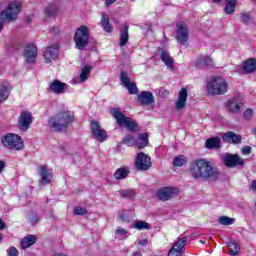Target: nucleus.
Wrapping results in <instances>:
<instances>
[{
    "label": "nucleus",
    "mask_w": 256,
    "mask_h": 256,
    "mask_svg": "<svg viewBox=\"0 0 256 256\" xmlns=\"http://www.w3.org/2000/svg\"><path fill=\"white\" fill-rule=\"evenodd\" d=\"M189 173L195 181H217L221 177V172L213 166V162L199 158L190 162Z\"/></svg>",
    "instance_id": "1"
},
{
    "label": "nucleus",
    "mask_w": 256,
    "mask_h": 256,
    "mask_svg": "<svg viewBox=\"0 0 256 256\" xmlns=\"http://www.w3.org/2000/svg\"><path fill=\"white\" fill-rule=\"evenodd\" d=\"M75 121V116L70 111L60 112L48 120V125L53 131H63L69 127V123Z\"/></svg>",
    "instance_id": "2"
},
{
    "label": "nucleus",
    "mask_w": 256,
    "mask_h": 256,
    "mask_svg": "<svg viewBox=\"0 0 256 256\" xmlns=\"http://www.w3.org/2000/svg\"><path fill=\"white\" fill-rule=\"evenodd\" d=\"M208 95H225L229 89L227 80L221 76L212 77L207 83Z\"/></svg>",
    "instance_id": "3"
},
{
    "label": "nucleus",
    "mask_w": 256,
    "mask_h": 256,
    "mask_svg": "<svg viewBox=\"0 0 256 256\" xmlns=\"http://www.w3.org/2000/svg\"><path fill=\"white\" fill-rule=\"evenodd\" d=\"M110 114L116 119V123L120 127H125L128 131H139L137 123L132 121L130 117L125 116L119 108H112Z\"/></svg>",
    "instance_id": "4"
},
{
    "label": "nucleus",
    "mask_w": 256,
    "mask_h": 256,
    "mask_svg": "<svg viewBox=\"0 0 256 256\" xmlns=\"http://www.w3.org/2000/svg\"><path fill=\"white\" fill-rule=\"evenodd\" d=\"M22 4L20 1L10 2L6 8V10L0 12V19L2 21H7V23H13V21H17V17H19V13H21Z\"/></svg>",
    "instance_id": "5"
},
{
    "label": "nucleus",
    "mask_w": 256,
    "mask_h": 256,
    "mask_svg": "<svg viewBox=\"0 0 256 256\" xmlns=\"http://www.w3.org/2000/svg\"><path fill=\"white\" fill-rule=\"evenodd\" d=\"M89 37H91L89 27L80 26L74 34V42L76 43V48L80 51H83V49L89 45Z\"/></svg>",
    "instance_id": "6"
},
{
    "label": "nucleus",
    "mask_w": 256,
    "mask_h": 256,
    "mask_svg": "<svg viewBox=\"0 0 256 256\" xmlns=\"http://www.w3.org/2000/svg\"><path fill=\"white\" fill-rule=\"evenodd\" d=\"M1 142L4 147L13 151H21L24 147L23 139L17 134L8 133L2 137Z\"/></svg>",
    "instance_id": "7"
},
{
    "label": "nucleus",
    "mask_w": 256,
    "mask_h": 256,
    "mask_svg": "<svg viewBox=\"0 0 256 256\" xmlns=\"http://www.w3.org/2000/svg\"><path fill=\"white\" fill-rule=\"evenodd\" d=\"M134 165L137 171H149L153 163H151V157L143 152H140L136 156Z\"/></svg>",
    "instance_id": "8"
},
{
    "label": "nucleus",
    "mask_w": 256,
    "mask_h": 256,
    "mask_svg": "<svg viewBox=\"0 0 256 256\" xmlns=\"http://www.w3.org/2000/svg\"><path fill=\"white\" fill-rule=\"evenodd\" d=\"M179 195V188L177 187H163L157 191L156 197L159 201H169Z\"/></svg>",
    "instance_id": "9"
},
{
    "label": "nucleus",
    "mask_w": 256,
    "mask_h": 256,
    "mask_svg": "<svg viewBox=\"0 0 256 256\" xmlns=\"http://www.w3.org/2000/svg\"><path fill=\"white\" fill-rule=\"evenodd\" d=\"M222 159L224 165L230 169H235V167H243V165H245V161L237 154H224Z\"/></svg>",
    "instance_id": "10"
},
{
    "label": "nucleus",
    "mask_w": 256,
    "mask_h": 256,
    "mask_svg": "<svg viewBox=\"0 0 256 256\" xmlns=\"http://www.w3.org/2000/svg\"><path fill=\"white\" fill-rule=\"evenodd\" d=\"M176 27V39L181 45H185V43L189 41V28L187 27V23L178 22Z\"/></svg>",
    "instance_id": "11"
},
{
    "label": "nucleus",
    "mask_w": 256,
    "mask_h": 256,
    "mask_svg": "<svg viewBox=\"0 0 256 256\" xmlns=\"http://www.w3.org/2000/svg\"><path fill=\"white\" fill-rule=\"evenodd\" d=\"M244 104L245 100H243V97L236 96L227 101L226 109L229 113L237 114L241 111V107H243Z\"/></svg>",
    "instance_id": "12"
},
{
    "label": "nucleus",
    "mask_w": 256,
    "mask_h": 256,
    "mask_svg": "<svg viewBox=\"0 0 256 256\" xmlns=\"http://www.w3.org/2000/svg\"><path fill=\"white\" fill-rule=\"evenodd\" d=\"M33 123V114L29 111H22L18 119V127L21 131H27Z\"/></svg>",
    "instance_id": "13"
},
{
    "label": "nucleus",
    "mask_w": 256,
    "mask_h": 256,
    "mask_svg": "<svg viewBox=\"0 0 256 256\" xmlns=\"http://www.w3.org/2000/svg\"><path fill=\"white\" fill-rule=\"evenodd\" d=\"M43 56L45 63H53L59 57V44L48 46Z\"/></svg>",
    "instance_id": "14"
},
{
    "label": "nucleus",
    "mask_w": 256,
    "mask_h": 256,
    "mask_svg": "<svg viewBox=\"0 0 256 256\" xmlns=\"http://www.w3.org/2000/svg\"><path fill=\"white\" fill-rule=\"evenodd\" d=\"M120 81L128 89L129 95H137L139 93V88H137L136 83H131V80H129V76L126 74V72L120 73Z\"/></svg>",
    "instance_id": "15"
},
{
    "label": "nucleus",
    "mask_w": 256,
    "mask_h": 256,
    "mask_svg": "<svg viewBox=\"0 0 256 256\" xmlns=\"http://www.w3.org/2000/svg\"><path fill=\"white\" fill-rule=\"evenodd\" d=\"M67 89V84L59 81L58 79L51 81L48 87V91L50 93H55V95H63Z\"/></svg>",
    "instance_id": "16"
},
{
    "label": "nucleus",
    "mask_w": 256,
    "mask_h": 256,
    "mask_svg": "<svg viewBox=\"0 0 256 256\" xmlns=\"http://www.w3.org/2000/svg\"><path fill=\"white\" fill-rule=\"evenodd\" d=\"M91 131L92 135H94L95 139H97V141H99L100 143H103V141L107 139V131L101 128L98 122H91Z\"/></svg>",
    "instance_id": "17"
},
{
    "label": "nucleus",
    "mask_w": 256,
    "mask_h": 256,
    "mask_svg": "<svg viewBox=\"0 0 256 256\" xmlns=\"http://www.w3.org/2000/svg\"><path fill=\"white\" fill-rule=\"evenodd\" d=\"M23 57L26 63H35L37 59V46L35 44H28L24 48Z\"/></svg>",
    "instance_id": "18"
},
{
    "label": "nucleus",
    "mask_w": 256,
    "mask_h": 256,
    "mask_svg": "<svg viewBox=\"0 0 256 256\" xmlns=\"http://www.w3.org/2000/svg\"><path fill=\"white\" fill-rule=\"evenodd\" d=\"M185 245H187V239L180 238L170 249L168 256H181Z\"/></svg>",
    "instance_id": "19"
},
{
    "label": "nucleus",
    "mask_w": 256,
    "mask_h": 256,
    "mask_svg": "<svg viewBox=\"0 0 256 256\" xmlns=\"http://www.w3.org/2000/svg\"><path fill=\"white\" fill-rule=\"evenodd\" d=\"M39 175L41 176L40 185H49L51 183V180L53 179V174L49 169H47V166H40L38 168Z\"/></svg>",
    "instance_id": "20"
},
{
    "label": "nucleus",
    "mask_w": 256,
    "mask_h": 256,
    "mask_svg": "<svg viewBox=\"0 0 256 256\" xmlns=\"http://www.w3.org/2000/svg\"><path fill=\"white\" fill-rule=\"evenodd\" d=\"M223 141L226 143H232L234 145H239L241 143V135L233 132V131H228L222 135Z\"/></svg>",
    "instance_id": "21"
},
{
    "label": "nucleus",
    "mask_w": 256,
    "mask_h": 256,
    "mask_svg": "<svg viewBox=\"0 0 256 256\" xmlns=\"http://www.w3.org/2000/svg\"><path fill=\"white\" fill-rule=\"evenodd\" d=\"M198 69H205V67H213V59L209 56H198L195 61Z\"/></svg>",
    "instance_id": "22"
},
{
    "label": "nucleus",
    "mask_w": 256,
    "mask_h": 256,
    "mask_svg": "<svg viewBox=\"0 0 256 256\" xmlns=\"http://www.w3.org/2000/svg\"><path fill=\"white\" fill-rule=\"evenodd\" d=\"M161 61L166 65L167 69H170V71H173L175 69V60L168 51H162L160 55Z\"/></svg>",
    "instance_id": "23"
},
{
    "label": "nucleus",
    "mask_w": 256,
    "mask_h": 256,
    "mask_svg": "<svg viewBox=\"0 0 256 256\" xmlns=\"http://www.w3.org/2000/svg\"><path fill=\"white\" fill-rule=\"evenodd\" d=\"M138 101H140L142 105H151L152 103H155V98L153 97V93L142 91L138 95Z\"/></svg>",
    "instance_id": "24"
},
{
    "label": "nucleus",
    "mask_w": 256,
    "mask_h": 256,
    "mask_svg": "<svg viewBox=\"0 0 256 256\" xmlns=\"http://www.w3.org/2000/svg\"><path fill=\"white\" fill-rule=\"evenodd\" d=\"M187 88H182L178 94V100L176 101V109L181 110L187 104Z\"/></svg>",
    "instance_id": "25"
},
{
    "label": "nucleus",
    "mask_w": 256,
    "mask_h": 256,
    "mask_svg": "<svg viewBox=\"0 0 256 256\" xmlns=\"http://www.w3.org/2000/svg\"><path fill=\"white\" fill-rule=\"evenodd\" d=\"M11 95V86L7 83H0V103L7 101Z\"/></svg>",
    "instance_id": "26"
},
{
    "label": "nucleus",
    "mask_w": 256,
    "mask_h": 256,
    "mask_svg": "<svg viewBox=\"0 0 256 256\" xmlns=\"http://www.w3.org/2000/svg\"><path fill=\"white\" fill-rule=\"evenodd\" d=\"M242 69L244 73H255L256 71V59L249 58L242 64Z\"/></svg>",
    "instance_id": "27"
},
{
    "label": "nucleus",
    "mask_w": 256,
    "mask_h": 256,
    "mask_svg": "<svg viewBox=\"0 0 256 256\" xmlns=\"http://www.w3.org/2000/svg\"><path fill=\"white\" fill-rule=\"evenodd\" d=\"M35 243H37V236L31 234L27 235L20 241L22 249H29V247H31V245H35Z\"/></svg>",
    "instance_id": "28"
},
{
    "label": "nucleus",
    "mask_w": 256,
    "mask_h": 256,
    "mask_svg": "<svg viewBox=\"0 0 256 256\" xmlns=\"http://www.w3.org/2000/svg\"><path fill=\"white\" fill-rule=\"evenodd\" d=\"M206 149H221V138L212 137L208 138L205 142Z\"/></svg>",
    "instance_id": "29"
},
{
    "label": "nucleus",
    "mask_w": 256,
    "mask_h": 256,
    "mask_svg": "<svg viewBox=\"0 0 256 256\" xmlns=\"http://www.w3.org/2000/svg\"><path fill=\"white\" fill-rule=\"evenodd\" d=\"M129 43V25L124 24L123 30L120 32V47H125Z\"/></svg>",
    "instance_id": "30"
},
{
    "label": "nucleus",
    "mask_w": 256,
    "mask_h": 256,
    "mask_svg": "<svg viewBox=\"0 0 256 256\" xmlns=\"http://www.w3.org/2000/svg\"><path fill=\"white\" fill-rule=\"evenodd\" d=\"M127 175H129V168L121 167L115 171L114 178L118 181H121V179H126Z\"/></svg>",
    "instance_id": "31"
},
{
    "label": "nucleus",
    "mask_w": 256,
    "mask_h": 256,
    "mask_svg": "<svg viewBox=\"0 0 256 256\" xmlns=\"http://www.w3.org/2000/svg\"><path fill=\"white\" fill-rule=\"evenodd\" d=\"M236 7H237V0H226L224 12L226 13V15H231L235 13Z\"/></svg>",
    "instance_id": "32"
},
{
    "label": "nucleus",
    "mask_w": 256,
    "mask_h": 256,
    "mask_svg": "<svg viewBox=\"0 0 256 256\" xmlns=\"http://www.w3.org/2000/svg\"><path fill=\"white\" fill-rule=\"evenodd\" d=\"M147 143H149V136L145 133L139 134L136 147H138V149H143L147 147Z\"/></svg>",
    "instance_id": "33"
},
{
    "label": "nucleus",
    "mask_w": 256,
    "mask_h": 256,
    "mask_svg": "<svg viewBox=\"0 0 256 256\" xmlns=\"http://www.w3.org/2000/svg\"><path fill=\"white\" fill-rule=\"evenodd\" d=\"M187 161H189L187 156L179 155V156L174 157L173 165H174V167H183V165H187Z\"/></svg>",
    "instance_id": "34"
},
{
    "label": "nucleus",
    "mask_w": 256,
    "mask_h": 256,
    "mask_svg": "<svg viewBox=\"0 0 256 256\" xmlns=\"http://www.w3.org/2000/svg\"><path fill=\"white\" fill-rule=\"evenodd\" d=\"M90 73H91V66L89 65L84 66L80 73V83H85V81L89 79Z\"/></svg>",
    "instance_id": "35"
},
{
    "label": "nucleus",
    "mask_w": 256,
    "mask_h": 256,
    "mask_svg": "<svg viewBox=\"0 0 256 256\" xmlns=\"http://www.w3.org/2000/svg\"><path fill=\"white\" fill-rule=\"evenodd\" d=\"M122 143L128 147H135V145L137 146V139L133 135L128 134L123 138Z\"/></svg>",
    "instance_id": "36"
},
{
    "label": "nucleus",
    "mask_w": 256,
    "mask_h": 256,
    "mask_svg": "<svg viewBox=\"0 0 256 256\" xmlns=\"http://www.w3.org/2000/svg\"><path fill=\"white\" fill-rule=\"evenodd\" d=\"M102 27L106 33H111L113 31V27L111 26V23H109V16L103 15L102 16Z\"/></svg>",
    "instance_id": "37"
},
{
    "label": "nucleus",
    "mask_w": 256,
    "mask_h": 256,
    "mask_svg": "<svg viewBox=\"0 0 256 256\" xmlns=\"http://www.w3.org/2000/svg\"><path fill=\"white\" fill-rule=\"evenodd\" d=\"M135 217V214H129V210L119 214V219L122 223H129Z\"/></svg>",
    "instance_id": "38"
},
{
    "label": "nucleus",
    "mask_w": 256,
    "mask_h": 256,
    "mask_svg": "<svg viewBox=\"0 0 256 256\" xmlns=\"http://www.w3.org/2000/svg\"><path fill=\"white\" fill-rule=\"evenodd\" d=\"M227 247L230 251V255L235 256L239 253V245H237L235 241L228 242Z\"/></svg>",
    "instance_id": "39"
},
{
    "label": "nucleus",
    "mask_w": 256,
    "mask_h": 256,
    "mask_svg": "<svg viewBox=\"0 0 256 256\" xmlns=\"http://www.w3.org/2000/svg\"><path fill=\"white\" fill-rule=\"evenodd\" d=\"M218 223H220V225L229 226V225H233V223H235V219L229 218L227 216H221L218 218Z\"/></svg>",
    "instance_id": "40"
},
{
    "label": "nucleus",
    "mask_w": 256,
    "mask_h": 256,
    "mask_svg": "<svg viewBox=\"0 0 256 256\" xmlns=\"http://www.w3.org/2000/svg\"><path fill=\"white\" fill-rule=\"evenodd\" d=\"M133 227L138 231H143V229H151V225L145 221H137L134 223Z\"/></svg>",
    "instance_id": "41"
},
{
    "label": "nucleus",
    "mask_w": 256,
    "mask_h": 256,
    "mask_svg": "<svg viewBox=\"0 0 256 256\" xmlns=\"http://www.w3.org/2000/svg\"><path fill=\"white\" fill-rule=\"evenodd\" d=\"M129 232L121 227L115 230V235L118 239H127Z\"/></svg>",
    "instance_id": "42"
},
{
    "label": "nucleus",
    "mask_w": 256,
    "mask_h": 256,
    "mask_svg": "<svg viewBox=\"0 0 256 256\" xmlns=\"http://www.w3.org/2000/svg\"><path fill=\"white\" fill-rule=\"evenodd\" d=\"M44 13H45L46 17H54L55 13H57V7H55V6H48L45 9Z\"/></svg>",
    "instance_id": "43"
},
{
    "label": "nucleus",
    "mask_w": 256,
    "mask_h": 256,
    "mask_svg": "<svg viewBox=\"0 0 256 256\" xmlns=\"http://www.w3.org/2000/svg\"><path fill=\"white\" fill-rule=\"evenodd\" d=\"M119 194L122 197H127L128 199H131V197H135V192L132 190H120Z\"/></svg>",
    "instance_id": "44"
},
{
    "label": "nucleus",
    "mask_w": 256,
    "mask_h": 256,
    "mask_svg": "<svg viewBox=\"0 0 256 256\" xmlns=\"http://www.w3.org/2000/svg\"><path fill=\"white\" fill-rule=\"evenodd\" d=\"M74 215H87V209L81 206H76L73 209Z\"/></svg>",
    "instance_id": "45"
},
{
    "label": "nucleus",
    "mask_w": 256,
    "mask_h": 256,
    "mask_svg": "<svg viewBox=\"0 0 256 256\" xmlns=\"http://www.w3.org/2000/svg\"><path fill=\"white\" fill-rule=\"evenodd\" d=\"M240 19L242 23H245L247 25V23L251 21V15H249V13H240Z\"/></svg>",
    "instance_id": "46"
},
{
    "label": "nucleus",
    "mask_w": 256,
    "mask_h": 256,
    "mask_svg": "<svg viewBox=\"0 0 256 256\" xmlns=\"http://www.w3.org/2000/svg\"><path fill=\"white\" fill-rule=\"evenodd\" d=\"M7 255L8 256H19V250H17V248L15 247H10L8 250H7Z\"/></svg>",
    "instance_id": "47"
},
{
    "label": "nucleus",
    "mask_w": 256,
    "mask_h": 256,
    "mask_svg": "<svg viewBox=\"0 0 256 256\" xmlns=\"http://www.w3.org/2000/svg\"><path fill=\"white\" fill-rule=\"evenodd\" d=\"M251 117H253V109L248 108L244 112V118L247 119V121H249V119H251Z\"/></svg>",
    "instance_id": "48"
},
{
    "label": "nucleus",
    "mask_w": 256,
    "mask_h": 256,
    "mask_svg": "<svg viewBox=\"0 0 256 256\" xmlns=\"http://www.w3.org/2000/svg\"><path fill=\"white\" fill-rule=\"evenodd\" d=\"M251 153V147L250 146H244L242 148V155H250Z\"/></svg>",
    "instance_id": "49"
},
{
    "label": "nucleus",
    "mask_w": 256,
    "mask_h": 256,
    "mask_svg": "<svg viewBox=\"0 0 256 256\" xmlns=\"http://www.w3.org/2000/svg\"><path fill=\"white\" fill-rule=\"evenodd\" d=\"M60 31L61 30L57 26L50 28V33H52V35H59Z\"/></svg>",
    "instance_id": "50"
},
{
    "label": "nucleus",
    "mask_w": 256,
    "mask_h": 256,
    "mask_svg": "<svg viewBox=\"0 0 256 256\" xmlns=\"http://www.w3.org/2000/svg\"><path fill=\"white\" fill-rule=\"evenodd\" d=\"M30 221H31L32 225H35V223H39V216H32L30 218Z\"/></svg>",
    "instance_id": "51"
},
{
    "label": "nucleus",
    "mask_w": 256,
    "mask_h": 256,
    "mask_svg": "<svg viewBox=\"0 0 256 256\" xmlns=\"http://www.w3.org/2000/svg\"><path fill=\"white\" fill-rule=\"evenodd\" d=\"M159 95H161L162 97H167V95H169V92L162 88L159 91Z\"/></svg>",
    "instance_id": "52"
},
{
    "label": "nucleus",
    "mask_w": 256,
    "mask_h": 256,
    "mask_svg": "<svg viewBox=\"0 0 256 256\" xmlns=\"http://www.w3.org/2000/svg\"><path fill=\"white\" fill-rule=\"evenodd\" d=\"M138 245H141L142 247H145V245H147V239L139 240Z\"/></svg>",
    "instance_id": "53"
},
{
    "label": "nucleus",
    "mask_w": 256,
    "mask_h": 256,
    "mask_svg": "<svg viewBox=\"0 0 256 256\" xmlns=\"http://www.w3.org/2000/svg\"><path fill=\"white\" fill-rule=\"evenodd\" d=\"M132 256H143V254L141 253V250H137L132 253Z\"/></svg>",
    "instance_id": "54"
},
{
    "label": "nucleus",
    "mask_w": 256,
    "mask_h": 256,
    "mask_svg": "<svg viewBox=\"0 0 256 256\" xmlns=\"http://www.w3.org/2000/svg\"><path fill=\"white\" fill-rule=\"evenodd\" d=\"M3 229H5V222L0 218V231H3Z\"/></svg>",
    "instance_id": "55"
},
{
    "label": "nucleus",
    "mask_w": 256,
    "mask_h": 256,
    "mask_svg": "<svg viewBox=\"0 0 256 256\" xmlns=\"http://www.w3.org/2000/svg\"><path fill=\"white\" fill-rule=\"evenodd\" d=\"M115 1H117V0H105V3L107 6H109V5H113V3H115Z\"/></svg>",
    "instance_id": "56"
},
{
    "label": "nucleus",
    "mask_w": 256,
    "mask_h": 256,
    "mask_svg": "<svg viewBox=\"0 0 256 256\" xmlns=\"http://www.w3.org/2000/svg\"><path fill=\"white\" fill-rule=\"evenodd\" d=\"M251 189H252V191H255V192H256V181H253V182L251 183Z\"/></svg>",
    "instance_id": "57"
},
{
    "label": "nucleus",
    "mask_w": 256,
    "mask_h": 256,
    "mask_svg": "<svg viewBox=\"0 0 256 256\" xmlns=\"http://www.w3.org/2000/svg\"><path fill=\"white\" fill-rule=\"evenodd\" d=\"M5 169V163L3 161H0V173Z\"/></svg>",
    "instance_id": "58"
},
{
    "label": "nucleus",
    "mask_w": 256,
    "mask_h": 256,
    "mask_svg": "<svg viewBox=\"0 0 256 256\" xmlns=\"http://www.w3.org/2000/svg\"><path fill=\"white\" fill-rule=\"evenodd\" d=\"M3 31V23L0 22V32Z\"/></svg>",
    "instance_id": "59"
},
{
    "label": "nucleus",
    "mask_w": 256,
    "mask_h": 256,
    "mask_svg": "<svg viewBox=\"0 0 256 256\" xmlns=\"http://www.w3.org/2000/svg\"><path fill=\"white\" fill-rule=\"evenodd\" d=\"M214 3H221L223 0H212Z\"/></svg>",
    "instance_id": "60"
},
{
    "label": "nucleus",
    "mask_w": 256,
    "mask_h": 256,
    "mask_svg": "<svg viewBox=\"0 0 256 256\" xmlns=\"http://www.w3.org/2000/svg\"><path fill=\"white\" fill-rule=\"evenodd\" d=\"M200 243H204V242L201 240Z\"/></svg>",
    "instance_id": "61"
},
{
    "label": "nucleus",
    "mask_w": 256,
    "mask_h": 256,
    "mask_svg": "<svg viewBox=\"0 0 256 256\" xmlns=\"http://www.w3.org/2000/svg\"><path fill=\"white\" fill-rule=\"evenodd\" d=\"M1 239H2V238H1V236H0V241H1Z\"/></svg>",
    "instance_id": "62"
}]
</instances>
